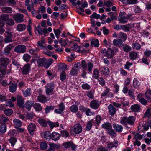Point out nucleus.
<instances>
[{
	"mask_svg": "<svg viewBox=\"0 0 151 151\" xmlns=\"http://www.w3.org/2000/svg\"><path fill=\"white\" fill-rule=\"evenodd\" d=\"M24 15L20 13H16L13 16L14 20L18 23L22 22L24 21Z\"/></svg>",
	"mask_w": 151,
	"mask_h": 151,
	"instance_id": "423d86ee",
	"label": "nucleus"
},
{
	"mask_svg": "<svg viewBox=\"0 0 151 151\" xmlns=\"http://www.w3.org/2000/svg\"><path fill=\"white\" fill-rule=\"evenodd\" d=\"M35 29L38 31V33L40 35H42L43 34V30L40 26H38L37 27H36Z\"/></svg>",
	"mask_w": 151,
	"mask_h": 151,
	"instance_id": "680f3d73",
	"label": "nucleus"
},
{
	"mask_svg": "<svg viewBox=\"0 0 151 151\" xmlns=\"http://www.w3.org/2000/svg\"><path fill=\"white\" fill-rule=\"evenodd\" d=\"M151 108L150 107H148L147 109L146 112H145L143 117L145 118L146 117L149 118L151 116Z\"/></svg>",
	"mask_w": 151,
	"mask_h": 151,
	"instance_id": "7c9ffc66",
	"label": "nucleus"
},
{
	"mask_svg": "<svg viewBox=\"0 0 151 151\" xmlns=\"http://www.w3.org/2000/svg\"><path fill=\"white\" fill-rule=\"evenodd\" d=\"M122 46L123 50L126 52H128L132 50L131 47L127 44H123Z\"/></svg>",
	"mask_w": 151,
	"mask_h": 151,
	"instance_id": "c756f323",
	"label": "nucleus"
},
{
	"mask_svg": "<svg viewBox=\"0 0 151 151\" xmlns=\"http://www.w3.org/2000/svg\"><path fill=\"white\" fill-rule=\"evenodd\" d=\"M6 24L9 26H12L14 25V22L13 20L10 18L6 22Z\"/></svg>",
	"mask_w": 151,
	"mask_h": 151,
	"instance_id": "4d7b16f0",
	"label": "nucleus"
},
{
	"mask_svg": "<svg viewBox=\"0 0 151 151\" xmlns=\"http://www.w3.org/2000/svg\"><path fill=\"white\" fill-rule=\"evenodd\" d=\"M132 46L133 49H135L136 50L140 49L141 47V45L137 42L133 43Z\"/></svg>",
	"mask_w": 151,
	"mask_h": 151,
	"instance_id": "473e14b6",
	"label": "nucleus"
},
{
	"mask_svg": "<svg viewBox=\"0 0 151 151\" xmlns=\"http://www.w3.org/2000/svg\"><path fill=\"white\" fill-rule=\"evenodd\" d=\"M14 124L17 126L21 127L22 125V122L19 120L15 119L13 120Z\"/></svg>",
	"mask_w": 151,
	"mask_h": 151,
	"instance_id": "58836bf2",
	"label": "nucleus"
},
{
	"mask_svg": "<svg viewBox=\"0 0 151 151\" xmlns=\"http://www.w3.org/2000/svg\"><path fill=\"white\" fill-rule=\"evenodd\" d=\"M50 147L48 150V151H54L55 150V147L56 144L53 143H50L49 144Z\"/></svg>",
	"mask_w": 151,
	"mask_h": 151,
	"instance_id": "6e6d98bb",
	"label": "nucleus"
},
{
	"mask_svg": "<svg viewBox=\"0 0 151 151\" xmlns=\"http://www.w3.org/2000/svg\"><path fill=\"white\" fill-rule=\"evenodd\" d=\"M99 101L96 100L91 101L90 104L91 107L95 110L99 108Z\"/></svg>",
	"mask_w": 151,
	"mask_h": 151,
	"instance_id": "9b49d317",
	"label": "nucleus"
},
{
	"mask_svg": "<svg viewBox=\"0 0 151 151\" xmlns=\"http://www.w3.org/2000/svg\"><path fill=\"white\" fill-rule=\"evenodd\" d=\"M48 124L50 127V128L52 129L55 127H58L59 126V124L57 122L53 123L51 122H48Z\"/></svg>",
	"mask_w": 151,
	"mask_h": 151,
	"instance_id": "79ce46f5",
	"label": "nucleus"
},
{
	"mask_svg": "<svg viewBox=\"0 0 151 151\" xmlns=\"http://www.w3.org/2000/svg\"><path fill=\"white\" fill-rule=\"evenodd\" d=\"M114 54L113 50L111 48H108L106 53V56L109 58H111L113 57Z\"/></svg>",
	"mask_w": 151,
	"mask_h": 151,
	"instance_id": "412c9836",
	"label": "nucleus"
},
{
	"mask_svg": "<svg viewBox=\"0 0 151 151\" xmlns=\"http://www.w3.org/2000/svg\"><path fill=\"white\" fill-rule=\"evenodd\" d=\"M39 124L42 126L45 127L47 125V122L45 119H40L38 120Z\"/></svg>",
	"mask_w": 151,
	"mask_h": 151,
	"instance_id": "72a5a7b5",
	"label": "nucleus"
},
{
	"mask_svg": "<svg viewBox=\"0 0 151 151\" xmlns=\"http://www.w3.org/2000/svg\"><path fill=\"white\" fill-rule=\"evenodd\" d=\"M2 12L6 13H10L12 11V8L9 7H3L1 9Z\"/></svg>",
	"mask_w": 151,
	"mask_h": 151,
	"instance_id": "b1692460",
	"label": "nucleus"
},
{
	"mask_svg": "<svg viewBox=\"0 0 151 151\" xmlns=\"http://www.w3.org/2000/svg\"><path fill=\"white\" fill-rule=\"evenodd\" d=\"M23 95L25 97L29 96L31 95L30 89L28 88L22 91Z\"/></svg>",
	"mask_w": 151,
	"mask_h": 151,
	"instance_id": "e433bc0d",
	"label": "nucleus"
},
{
	"mask_svg": "<svg viewBox=\"0 0 151 151\" xmlns=\"http://www.w3.org/2000/svg\"><path fill=\"white\" fill-rule=\"evenodd\" d=\"M66 75L64 71H63L60 74V79L63 81L66 78Z\"/></svg>",
	"mask_w": 151,
	"mask_h": 151,
	"instance_id": "864d4df0",
	"label": "nucleus"
},
{
	"mask_svg": "<svg viewBox=\"0 0 151 151\" xmlns=\"http://www.w3.org/2000/svg\"><path fill=\"white\" fill-rule=\"evenodd\" d=\"M43 134L44 138L48 139L51 138V135L49 131H46Z\"/></svg>",
	"mask_w": 151,
	"mask_h": 151,
	"instance_id": "37998d69",
	"label": "nucleus"
},
{
	"mask_svg": "<svg viewBox=\"0 0 151 151\" xmlns=\"http://www.w3.org/2000/svg\"><path fill=\"white\" fill-rule=\"evenodd\" d=\"M6 73V70L0 68V77L2 78L4 77Z\"/></svg>",
	"mask_w": 151,
	"mask_h": 151,
	"instance_id": "5fc2aeb1",
	"label": "nucleus"
},
{
	"mask_svg": "<svg viewBox=\"0 0 151 151\" xmlns=\"http://www.w3.org/2000/svg\"><path fill=\"white\" fill-rule=\"evenodd\" d=\"M113 127L116 132H121L123 129V127L122 125L116 124H113Z\"/></svg>",
	"mask_w": 151,
	"mask_h": 151,
	"instance_id": "aec40b11",
	"label": "nucleus"
},
{
	"mask_svg": "<svg viewBox=\"0 0 151 151\" xmlns=\"http://www.w3.org/2000/svg\"><path fill=\"white\" fill-rule=\"evenodd\" d=\"M4 113L6 116H10L12 114L13 111L12 109H8L4 111Z\"/></svg>",
	"mask_w": 151,
	"mask_h": 151,
	"instance_id": "c03bdc74",
	"label": "nucleus"
},
{
	"mask_svg": "<svg viewBox=\"0 0 151 151\" xmlns=\"http://www.w3.org/2000/svg\"><path fill=\"white\" fill-rule=\"evenodd\" d=\"M87 96L90 99H93L94 97L93 93L91 91H89L87 92Z\"/></svg>",
	"mask_w": 151,
	"mask_h": 151,
	"instance_id": "0e129e2a",
	"label": "nucleus"
},
{
	"mask_svg": "<svg viewBox=\"0 0 151 151\" xmlns=\"http://www.w3.org/2000/svg\"><path fill=\"white\" fill-rule=\"evenodd\" d=\"M93 64L91 62H89L87 64L84 60H82L81 62V67L84 70H86L88 67V70L90 73H92V70L93 68Z\"/></svg>",
	"mask_w": 151,
	"mask_h": 151,
	"instance_id": "7ed1b4c3",
	"label": "nucleus"
},
{
	"mask_svg": "<svg viewBox=\"0 0 151 151\" xmlns=\"http://www.w3.org/2000/svg\"><path fill=\"white\" fill-rule=\"evenodd\" d=\"M91 45L94 46L95 47H98L99 45V43L97 39L93 40L91 42Z\"/></svg>",
	"mask_w": 151,
	"mask_h": 151,
	"instance_id": "09e8293b",
	"label": "nucleus"
},
{
	"mask_svg": "<svg viewBox=\"0 0 151 151\" xmlns=\"http://www.w3.org/2000/svg\"><path fill=\"white\" fill-rule=\"evenodd\" d=\"M135 121L134 117L133 116H130L128 117H123L120 120V122L122 124L125 126H126L127 124L132 125L134 124Z\"/></svg>",
	"mask_w": 151,
	"mask_h": 151,
	"instance_id": "f03ea898",
	"label": "nucleus"
},
{
	"mask_svg": "<svg viewBox=\"0 0 151 151\" xmlns=\"http://www.w3.org/2000/svg\"><path fill=\"white\" fill-rule=\"evenodd\" d=\"M14 46L13 44H10L7 45L4 50V54L6 55H9L11 54L10 51L13 49Z\"/></svg>",
	"mask_w": 151,
	"mask_h": 151,
	"instance_id": "6e6552de",
	"label": "nucleus"
},
{
	"mask_svg": "<svg viewBox=\"0 0 151 151\" xmlns=\"http://www.w3.org/2000/svg\"><path fill=\"white\" fill-rule=\"evenodd\" d=\"M71 144H72V142L69 141L63 143V145L65 148H67L70 147Z\"/></svg>",
	"mask_w": 151,
	"mask_h": 151,
	"instance_id": "69168bd1",
	"label": "nucleus"
},
{
	"mask_svg": "<svg viewBox=\"0 0 151 151\" xmlns=\"http://www.w3.org/2000/svg\"><path fill=\"white\" fill-rule=\"evenodd\" d=\"M145 95L146 99L148 100L151 99V90H148L145 92Z\"/></svg>",
	"mask_w": 151,
	"mask_h": 151,
	"instance_id": "ea45409f",
	"label": "nucleus"
},
{
	"mask_svg": "<svg viewBox=\"0 0 151 151\" xmlns=\"http://www.w3.org/2000/svg\"><path fill=\"white\" fill-rule=\"evenodd\" d=\"M108 133L110 136H116V133L114 130L111 129H110L107 130Z\"/></svg>",
	"mask_w": 151,
	"mask_h": 151,
	"instance_id": "3c124183",
	"label": "nucleus"
},
{
	"mask_svg": "<svg viewBox=\"0 0 151 151\" xmlns=\"http://www.w3.org/2000/svg\"><path fill=\"white\" fill-rule=\"evenodd\" d=\"M0 122L2 123H8L9 122V120L7 118L5 117L4 115H1L0 116Z\"/></svg>",
	"mask_w": 151,
	"mask_h": 151,
	"instance_id": "bb28decb",
	"label": "nucleus"
},
{
	"mask_svg": "<svg viewBox=\"0 0 151 151\" xmlns=\"http://www.w3.org/2000/svg\"><path fill=\"white\" fill-rule=\"evenodd\" d=\"M17 105L21 108H23L24 106V98L19 95L17 96Z\"/></svg>",
	"mask_w": 151,
	"mask_h": 151,
	"instance_id": "1a4fd4ad",
	"label": "nucleus"
},
{
	"mask_svg": "<svg viewBox=\"0 0 151 151\" xmlns=\"http://www.w3.org/2000/svg\"><path fill=\"white\" fill-rule=\"evenodd\" d=\"M129 58L132 60H134L138 58V52L132 51L129 53Z\"/></svg>",
	"mask_w": 151,
	"mask_h": 151,
	"instance_id": "ddd939ff",
	"label": "nucleus"
},
{
	"mask_svg": "<svg viewBox=\"0 0 151 151\" xmlns=\"http://www.w3.org/2000/svg\"><path fill=\"white\" fill-rule=\"evenodd\" d=\"M12 146H14L16 142V139L13 137H11L9 140Z\"/></svg>",
	"mask_w": 151,
	"mask_h": 151,
	"instance_id": "052dcab7",
	"label": "nucleus"
},
{
	"mask_svg": "<svg viewBox=\"0 0 151 151\" xmlns=\"http://www.w3.org/2000/svg\"><path fill=\"white\" fill-rule=\"evenodd\" d=\"M70 110L73 113H76L78 111V109L77 105L74 104L72 105L71 106Z\"/></svg>",
	"mask_w": 151,
	"mask_h": 151,
	"instance_id": "a18cd8bd",
	"label": "nucleus"
},
{
	"mask_svg": "<svg viewBox=\"0 0 151 151\" xmlns=\"http://www.w3.org/2000/svg\"><path fill=\"white\" fill-rule=\"evenodd\" d=\"M54 84L53 83H50L47 84L46 86V93L47 94L49 95L52 92L54 88Z\"/></svg>",
	"mask_w": 151,
	"mask_h": 151,
	"instance_id": "0eeeda50",
	"label": "nucleus"
},
{
	"mask_svg": "<svg viewBox=\"0 0 151 151\" xmlns=\"http://www.w3.org/2000/svg\"><path fill=\"white\" fill-rule=\"evenodd\" d=\"M114 45L119 47H122L123 45V42L121 39H114L113 42Z\"/></svg>",
	"mask_w": 151,
	"mask_h": 151,
	"instance_id": "a211bd4d",
	"label": "nucleus"
},
{
	"mask_svg": "<svg viewBox=\"0 0 151 151\" xmlns=\"http://www.w3.org/2000/svg\"><path fill=\"white\" fill-rule=\"evenodd\" d=\"M9 18V16L7 14H3L0 17V19L6 22Z\"/></svg>",
	"mask_w": 151,
	"mask_h": 151,
	"instance_id": "f704fd0d",
	"label": "nucleus"
},
{
	"mask_svg": "<svg viewBox=\"0 0 151 151\" xmlns=\"http://www.w3.org/2000/svg\"><path fill=\"white\" fill-rule=\"evenodd\" d=\"M9 63V60L8 58H0V65L2 66H6Z\"/></svg>",
	"mask_w": 151,
	"mask_h": 151,
	"instance_id": "2eb2a0df",
	"label": "nucleus"
},
{
	"mask_svg": "<svg viewBox=\"0 0 151 151\" xmlns=\"http://www.w3.org/2000/svg\"><path fill=\"white\" fill-rule=\"evenodd\" d=\"M140 83L138 81L136 78L134 79L133 81V86L136 88L139 87Z\"/></svg>",
	"mask_w": 151,
	"mask_h": 151,
	"instance_id": "603ef678",
	"label": "nucleus"
},
{
	"mask_svg": "<svg viewBox=\"0 0 151 151\" xmlns=\"http://www.w3.org/2000/svg\"><path fill=\"white\" fill-rule=\"evenodd\" d=\"M119 37L121 38L124 40V41H125L127 38V35L123 32H120L119 33Z\"/></svg>",
	"mask_w": 151,
	"mask_h": 151,
	"instance_id": "de8ad7c7",
	"label": "nucleus"
},
{
	"mask_svg": "<svg viewBox=\"0 0 151 151\" xmlns=\"http://www.w3.org/2000/svg\"><path fill=\"white\" fill-rule=\"evenodd\" d=\"M17 30L22 31L24 30L26 28V25L24 24H19L16 27Z\"/></svg>",
	"mask_w": 151,
	"mask_h": 151,
	"instance_id": "c85d7f7f",
	"label": "nucleus"
},
{
	"mask_svg": "<svg viewBox=\"0 0 151 151\" xmlns=\"http://www.w3.org/2000/svg\"><path fill=\"white\" fill-rule=\"evenodd\" d=\"M53 59L50 58L47 61L45 58H40L37 60L38 66L39 67H42L44 66L46 68H48L52 64Z\"/></svg>",
	"mask_w": 151,
	"mask_h": 151,
	"instance_id": "f257e3e1",
	"label": "nucleus"
},
{
	"mask_svg": "<svg viewBox=\"0 0 151 151\" xmlns=\"http://www.w3.org/2000/svg\"><path fill=\"white\" fill-rule=\"evenodd\" d=\"M103 128L107 129L108 130L112 128L111 124L109 123H106L102 125Z\"/></svg>",
	"mask_w": 151,
	"mask_h": 151,
	"instance_id": "c9c22d12",
	"label": "nucleus"
},
{
	"mask_svg": "<svg viewBox=\"0 0 151 151\" xmlns=\"http://www.w3.org/2000/svg\"><path fill=\"white\" fill-rule=\"evenodd\" d=\"M26 47L23 45H19L16 46L14 49V51L17 53H23L26 50Z\"/></svg>",
	"mask_w": 151,
	"mask_h": 151,
	"instance_id": "20e7f679",
	"label": "nucleus"
},
{
	"mask_svg": "<svg viewBox=\"0 0 151 151\" xmlns=\"http://www.w3.org/2000/svg\"><path fill=\"white\" fill-rule=\"evenodd\" d=\"M133 27V25L130 24H127V25H122L121 29L125 31H129L130 30V28H132Z\"/></svg>",
	"mask_w": 151,
	"mask_h": 151,
	"instance_id": "4be33fe9",
	"label": "nucleus"
},
{
	"mask_svg": "<svg viewBox=\"0 0 151 151\" xmlns=\"http://www.w3.org/2000/svg\"><path fill=\"white\" fill-rule=\"evenodd\" d=\"M60 137V134L55 132H53L51 135V138L53 140L55 141L58 140Z\"/></svg>",
	"mask_w": 151,
	"mask_h": 151,
	"instance_id": "5701e85b",
	"label": "nucleus"
},
{
	"mask_svg": "<svg viewBox=\"0 0 151 151\" xmlns=\"http://www.w3.org/2000/svg\"><path fill=\"white\" fill-rule=\"evenodd\" d=\"M91 18H95L96 19H99L100 18V15L97 14L96 12H94L92 15L90 16Z\"/></svg>",
	"mask_w": 151,
	"mask_h": 151,
	"instance_id": "13d9d810",
	"label": "nucleus"
},
{
	"mask_svg": "<svg viewBox=\"0 0 151 151\" xmlns=\"http://www.w3.org/2000/svg\"><path fill=\"white\" fill-rule=\"evenodd\" d=\"M38 101L42 103H44L47 101L46 97L42 94H40L38 97Z\"/></svg>",
	"mask_w": 151,
	"mask_h": 151,
	"instance_id": "cd10ccee",
	"label": "nucleus"
},
{
	"mask_svg": "<svg viewBox=\"0 0 151 151\" xmlns=\"http://www.w3.org/2000/svg\"><path fill=\"white\" fill-rule=\"evenodd\" d=\"M54 107L55 106H47L45 109L46 113H47L49 112L50 111L53 110L54 109Z\"/></svg>",
	"mask_w": 151,
	"mask_h": 151,
	"instance_id": "bf43d9fd",
	"label": "nucleus"
},
{
	"mask_svg": "<svg viewBox=\"0 0 151 151\" xmlns=\"http://www.w3.org/2000/svg\"><path fill=\"white\" fill-rule=\"evenodd\" d=\"M5 38L4 42L5 43H9L12 41V33L9 32V31H6L5 34Z\"/></svg>",
	"mask_w": 151,
	"mask_h": 151,
	"instance_id": "39448f33",
	"label": "nucleus"
},
{
	"mask_svg": "<svg viewBox=\"0 0 151 151\" xmlns=\"http://www.w3.org/2000/svg\"><path fill=\"white\" fill-rule=\"evenodd\" d=\"M33 105V101H28L26 102L25 104V107L29 111L30 110L32 106Z\"/></svg>",
	"mask_w": 151,
	"mask_h": 151,
	"instance_id": "2f4dec72",
	"label": "nucleus"
},
{
	"mask_svg": "<svg viewBox=\"0 0 151 151\" xmlns=\"http://www.w3.org/2000/svg\"><path fill=\"white\" fill-rule=\"evenodd\" d=\"M83 89L86 90H89L90 88V85L87 83H85L82 85L81 86Z\"/></svg>",
	"mask_w": 151,
	"mask_h": 151,
	"instance_id": "774afa93",
	"label": "nucleus"
},
{
	"mask_svg": "<svg viewBox=\"0 0 151 151\" xmlns=\"http://www.w3.org/2000/svg\"><path fill=\"white\" fill-rule=\"evenodd\" d=\"M36 128V125L35 124L32 123L29 124L27 127L28 130L30 133L33 132L35 130Z\"/></svg>",
	"mask_w": 151,
	"mask_h": 151,
	"instance_id": "6ab92c4d",
	"label": "nucleus"
},
{
	"mask_svg": "<svg viewBox=\"0 0 151 151\" xmlns=\"http://www.w3.org/2000/svg\"><path fill=\"white\" fill-rule=\"evenodd\" d=\"M30 58V56L27 53L24 54L23 56V59L27 62H28Z\"/></svg>",
	"mask_w": 151,
	"mask_h": 151,
	"instance_id": "8fccbe9b",
	"label": "nucleus"
},
{
	"mask_svg": "<svg viewBox=\"0 0 151 151\" xmlns=\"http://www.w3.org/2000/svg\"><path fill=\"white\" fill-rule=\"evenodd\" d=\"M30 70V64L27 63L23 67L22 73L23 74H27Z\"/></svg>",
	"mask_w": 151,
	"mask_h": 151,
	"instance_id": "f8f14e48",
	"label": "nucleus"
},
{
	"mask_svg": "<svg viewBox=\"0 0 151 151\" xmlns=\"http://www.w3.org/2000/svg\"><path fill=\"white\" fill-rule=\"evenodd\" d=\"M6 124H2L0 126V132L4 133L6 131Z\"/></svg>",
	"mask_w": 151,
	"mask_h": 151,
	"instance_id": "4c0bfd02",
	"label": "nucleus"
},
{
	"mask_svg": "<svg viewBox=\"0 0 151 151\" xmlns=\"http://www.w3.org/2000/svg\"><path fill=\"white\" fill-rule=\"evenodd\" d=\"M34 107L35 109L38 111H40L42 109V107L40 104L39 103H36L35 104L34 106Z\"/></svg>",
	"mask_w": 151,
	"mask_h": 151,
	"instance_id": "a19ab883",
	"label": "nucleus"
},
{
	"mask_svg": "<svg viewBox=\"0 0 151 151\" xmlns=\"http://www.w3.org/2000/svg\"><path fill=\"white\" fill-rule=\"evenodd\" d=\"M78 70L75 68H73L70 72V73L72 76L77 75Z\"/></svg>",
	"mask_w": 151,
	"mask_h": 151,
	"instance_id": "338daca9",
	"label": "nucleus"
},
{
	"mask_svg": "<svg viewBox=\"0 0 151 151\" xmlns=\"http://www.w3.org/2000/svg\"><path fill=\"white\" fill-rule=\"evenodd\" d=\"M109 112L110 115L113 116L116 112V109L111 104L109 105L108 107Z\"/></svg>",
	"mask_w": 151,
	"mask_h": 151,
	"instance_id": "4468645a",
	"label": "nucleus"
},
{
	"mask_svg": "<svg viewBox=\"0 0 151 151\" xmlns=\"http://www.w3.org/2000/svg\"><path fill=\"white\" fill-rule=\"evenodd\" d=\"M100 73L101 74L108 75L109 74V70L107 67H101L99 68Z\"/></svg>",
	"mask_w": 151,
	"mask_h": 151,
	"instance_id": "dca6fc26",
	"label": "nucleus"
},
{
	"mask_svg": "<svg viewBox=\"0 0 151 151\" xmlns=\"http://www.w3.org/2000/svg\"><path fill=\"white\" fill-rule=\"evenodd\" d=\"M17 84H12L9 86V90L10 92L14 93L17 90Z\"/></svg>",
	"mask_w": 151,
	"mask_h": 151,
	"instance_id": "393cba45",
	"label": "nucleus"
},
{
	"mask_svg": "<svg viewBox=\"0 0 151 151\" xmlns=\"http://www.w3.org/2000/svg\"><path fill=\"white\" fill-rule=\"evenodd\" d=\"M132 16V15H127L125 17H119L118 20L120 21L119 23H126L127 22V19L130 18Z\"/></svg>",
	"mask_w": 151,
	"mask_h": 151,
	"instance_id": "f3484780",
	"label": "nucleus"
},
{
	"mask_svg": "<svg viewBox=\"0 0 151 151\" xmlns=\"http://www.w3.org/2000/svg\"><path fill=\"white\" fill-rule=\"evenodd\" d=\"M131 109L132 111L138 112L139 111L140 109V106L137 104L133 105L132 106Z\"/></svg>",
	"mask_w": 151,
	"mask_h": 151,
	"instance_id": "a878e982",
	"label": "nucleus"
},
{
	"mask_svg": "<svg viewBox=\"0 0 151 151\" xmlns=\"http://www.w3.org/2000/svg\"><path fill=\"white\" fill-rule=\"evenodd\" d=\"M54 32L57 39L59 38V35L60 33V29H57L56 30L54 29Z\"/></svg>",
	"mask_w": 151,
	"mask_h": 151,
	"instance_id": "e2e57ef3",
	"label": "nucleus"
},
{
	"mask_svg": "<svg viewBox=\"0 0 151 151\" xmlns=\"http://www.w3.org/2000/svg\"><path fill=\"white\" fill-rule=\"evenodd\" d=\"M73 129L74 132L76 134H79L82 131V127L79 123H77L74 125Z\"/></svg>",
	"mask_w": 151,
	"mask_h": 151,
	"instance_id": "9d476101",
	"label": "nucleus"
},
{
	"mask_svg": "<svg viewBox=\"0 0 151 151\" xmlns=\"http://www.w3.org/2000/svg\"><path fill=\"white\" fill-rule=\"evenodd\" d=\"M40 148L42 150H45L47 147V145L45 142H42L40 144Z\"/></svg>",
	"mask_w": 151,
	"mask_h": 151,
	"instance_id": "49530a36",
	"label": "nucleus"
}]
</instances>
